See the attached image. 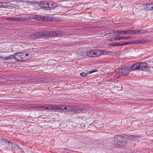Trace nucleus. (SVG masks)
<instances>
[{
  "label": "nucleus",
  "mask_w": 153,
  "mask_h": 153,
  "mask_svg": "<svg viewBox=\"0 0 153 153\" xmlns=\"http://www.w3.org/2000/svg\"><path fill=\"white\" fill-rule=\"evenodd\" d=\"M121 37H119V36H116V37H115L114 38V41H115V40H121Z\"/></svg>",
  "instance_id": "29"
},
{
  "label": "nucleus",
  "mask_w": 153,
  "mask_h": 153,
  "mask_svg": "<svg viewBox=\"0 0 153 153\" xmlns=\"http://www.w3.org/2000/svg\"><path fill=\"white\" fill-rule=\"evenodd\" d=\"M45 37H51L57 35V33L55 31L44 32Z\"/></svg>",
  "instance_id": "7"
},
{
  "label": "nucleus",
  "mask_w": 153,
  "mask_h": 153,
  "mask_svg": "<svg viewBox=\"0 0 153 153\" xmlns=\"http://www.w3.org/2000/svg\"><path fill=\"white\" fill-rule=\"evenodd\" d=\"M145 8L147 10H153V3L146 4Z\"/></svg>",
  "instance_id": "13"
},
{
  "label": "nucleus",
  "mask_w": 153,
  "mask_h": 153,
  "mask_svg": "<svg viewBox=\"0 0 153 153\" xmlns=\"http://www.w3.org/2000/svg\"><path fill=\"white\" fill-rule=\"evenodd\" d=\"M37 19L36 20L39 21H42V16H41L39 15H37Z\"/></svg>",
  "instance_id": "28"
},
{
  "label": "nucleus",
  "mask_w": 153,
  "mask_h": 153,
  "mask_svg": "<svg viewBox=\"0 0 153 153\" xmlns=\"http://www.w3.org/2000/svg\"><path fill=\"white\" fill-rule=\"evenodd\" d=\"M22 1H23L22 0L21 1H17V3L16 4H13L10 3V7H13L15 8L19 7L21 6V5L19 4V2H22Z\"/></svg>",
  "instance_id": "18"
},
{
  "label": "nucleus",
  "mask_w": 153,
  "mask_h": 153,
  "mask_svg": "<svg viewBox=\"0 0 153 153\" xmlns=\"http://www.w3.org/2000/svg\"><path fill=\"white\" fill-rule=\"evenodd\" d=\"M29 54V58H32L34 56V55L33 54Z\"/></svg>",
  "instance_id": "40"
},
{
  "label": "nucleus",
  "mask_w": 153,
  "mask_h": 153,
  "mask_svg": "<svg viewBox=\"0 0 153 153\" xmlns=\"http://www.w3.org/2000/svg\"><path fill=\"white\" fill-rule=\"evenodd\" d=\"M63 106L60 105H57L55 107L56 109L59 110H62L63 108Z\"/></svg>",
  "instance_id": "30"
},
{
  "label": "nucleus",
  "mask_w": 153,
  "mask_h": 153,
  "mask_svg": "<svg viewBox=\"0 0 153 153\" xmlns=\"http://www.w3.org/2000/svg\"><path fill=\"white\" fill-rule=\"evenodd\" d=\"M114 144L116 146L120 147L124 146L127 144L126 139L117 135L114 137Z\"/></svg>",
  "instance_id": "1"
},
{
  "label": "nucleus",
  "mask_w": 153,
  "mask_h": 153,
  "mask_svg": "<svg viewBox=\"0 0 153 153\" xmlns=\"http://www.w3.org/2000/svg\"><path fill=\"white\" fill-rule=\"evenodd\" d=\"M139 30H132V33H134V34H138L139 33Z\"/></svg>",
  "instance_id": "33"
},
{
  "label": "nucleus",
  "mask_w": 153,
  "mask_h": 153,
  "mask_svg": "<svg viewBox=\"0 0 153 153\" xmlns=\"http://www.w3.org/2000/svg\"><path fill=\"white\" fill-rule=\"evenodd\" d=\"M139 62H137L133 64L129 68L131 70V71L132 70H139Z\"/></svg>",
  "instance_id": "9"
},
{
  "label": "nucleus",
  "mask_w": 153,
  "mask_h": 153,
  "mask_svg": "<svg viewBox=\"0 0 153 153\" xmlns=\"http://www.w3.org/2000/svg\"><path fill=\"white\" fill-rule=\"evenodd\" d=\"M120 43H115V44H110L109 45V46H120Z\"/></svg>",
  "instance_id": "27"
},
{
  "label": "nucleus",
  "mask_w": 153,
  "mask_h": 153,
  "mask_svg": "<svg viewBox=\"0 0 153 153\" xmlns=\"http://www.w3.org/2000/svg\"><path fill=\"white\" fill-rule=\"evenodd\" d=\"M114 34L115 35H125L124 34V31H121V30H117L114 31Z\"/></svg>",
  "instance_id": "16"
},
{
  "label": "nucleus",
  "mask_w": 153,
  "mask_h": 153,
  "mask_svg": "<svg viewBox=\"0 0 153 153\" xmlns=\"http://www.w3.org/2000/svg\"><path fill=\"white\" fill-rule=\"evenodd\" d=\"M15 54L13 55H11L8 56H6V59L7 60H12L15 58Z\"/></svg>",
  "instance_id": "20"
},
{
  "label": "nucleus",
  "mask_w": 153,
  "mask_h": 153,
  "mask_svg": "<svg viewBox=\"0 0 153 153\" xmlns=\"http://www.w3.org/2000/svg\"><path fill=\"white\" fill-rule=\"evenodd\" d=\"M139 33L140 34H146L147 33V31L146 30H139Z\"/></svg>",
  "instance_id": "26"
},
{
  "label": "nucleus",
  "mask_w": 153,
  "mask_h": 153,
  "mask_svg": "<svg viewBox=\"0 0 153 153\" xmlns=\"http://www.w3.org/2000/svg\"><path fill=\"white\" fill-rule=\"evenodd\" d=\"M37 15H34L32 16V18L33 19L36 20L37 19Z\"/></svg>",
  "instance_id": "39"
},
{
  "label": "nucleus",
  "mask_w": 153,
  "mask_h": 153,
  "mask_svg": "<svg viewBox=\"0 0 153 153\" xmlns=\"http://www.w3.org/2000/svg\"><path fill=\"white\" fill-rule=\"evenodd\" d=\"M149 41L148 40H142L140 41L139 40V44L140 43H148Z\"/></svg>",
  "instance_id": "25"
},
{
  "label": "nucleus",
  "mask_w": 153,
  "mask_h": 153,
  "mask_svg": "<svg viewBox=\"0 0 153 153\" xmlns=\"http://www.w3.org/2000/svg\"><path fill=\"white\" fill-rule=\"evenodd\" d=\"M53 17H49L47 16H42V21H53Z\"/></svg>",
  "instance_id": "12"
},
{
  "label": "nucleus",
  "mask_w": 153,
  "mask_h": 153,
  "mask_svg": "<svg viewBox=\"0 0 153 153\" xmlns=\"http://www.w3.org/2000/svg\"><path fill=\"white\" fill-rule=\"evenodd\" d=\"M98 51L96 50H91L88 51L86 53V55L89 57H96L100 55L98 53Z\"/></svg>",
  "instance_id": "3"
},
{
  "label": "nucleus",
  "mask_w": 153,
  "mask_h": 153,
  "mask_svg": "<svg viewBox=\"0 0 153 153\" xmlns=\"http://www.w3.org/2000/svg\"><path fill=\"white\" fill-rule=\"evenodd\" d=\"M12 18H11L10 17H8L7 19V20L10 21L12 20Z\"/></svg>",
  "instance_id": "41"
},
{
  "label": "nucleus",
  "mask_w": 153,
  "mask_h": 153,
  "mask_svg": "<svg viewBox=\"0 0 153 153\" xmlns=\"http://www.w3.org/2000/svg\"><path fill=\"white\" fill-rule=\"evenodd\" d=\"M21 55L22 61L27 60L30 59V58H29L28 54H27L25 53L21 52Z\"/></svg>",
  "instance_id": "8"
},
{
  "label": "nucleus",
  "mask_w": 153,
  "mask_h": 153,
  "mask_svg": "<svg viewBox=\"0 0 153 153\" xmlns=\"http://www.w3.org/2000/svg\"><path fill=\"white\" fill-rule=\"evenodd\" d=\"M10 144H12V148L13 149L17 150L19 148V146H18V145L15 143H14L11 142V143H10Z\"/></svg>",
  "instance_id": "19"
},
{
  "label": "nucleus",
  "mask_w": 153,
  "mask_h": 153,
  "mask_svg": "<svg viewBox=\"0 0 153 153\" xmlns=\"http://www.w3.org/2000/svg\"><path fill=\"white\" fill-rule=\"evenodd\" d=\"M43 107L44 109L46 110L50 109L52 108L50 106L47 105H46V106H44Z\"/></svg>",
  "instance_id": "31"
},
{
  "label": "nucleus",
  "mask_w": 153,
  "mask_h": 153,
  "mask_svg": "<svg viewBox=\"0 0 153 153\" xmlns=\"http://www.w3.org/2000/svg\"><path fill=\"white\" fill-rule=\"evenodd\" d=\"M99 52L101 54L104 55H111L113 53V51H108L101 50L99 51Z\"/></svg>",
  "instance_id": "10"
},
{
  "label": "nucleus",
  "mask_w": 153,
  "mask_h": 153,
  "mask_svg": "<svg viewBox=\"0 0 153 153\" xmlns=\"http://www.w3.org/2000/svg\"><path fill=\"white\" fill-rule=\"evenodd\" d=\"M1 143L3 145H5L7 144L8 145H9V143H11V142L10 141H7L5 139H2L1 140Z\"/></svg>",
  "instance_id": "15"
},
{
  "label": "nucleus",
  "mask_w": 153,
  "mask_h": 153,
  "mask_svg": "<svg viewBox=\"0 0 153 153\" xmlns=\"http://www.w3.org/2000/svg\"><path fill=\"white\" fill-rule=\"evenodd\" d=\"M48 4L49 6V7H51V8H49V9H48V10H51L53 8H55L56 7V5L53 4V3L52 2H48Z\"/></svg>",
  "instance_id": "21"
},
{
  "label": "nucleus",
  "mask_w": 153,
  "mask_h": 153,
  "mask_svg": "<svg viewBox=\"0 0 153 153\" xmlns=\"http://www.w3.org/2000/svg\"><path fill=\"white\" fill-rule=\"evenodd\" d=\"M23 2H29V3L30 4H33L34 3H35L34 2H32V1H23Z\"/></svg>",
  "instance_id": "38"
},
{
  "label": "nucleus",
  "mask_w": 153,
  "mask_h": 153,
  "mask_svg": "<svg viewBox=\"0 0 153 153\" xmlns=\"http://www.w3.org/2000/svg\"><path fill=\"white\" fill-rule=\"evenodd\" d=\"M97 71L96 70H94L91 71L90 72H88L87 73H85L84 72L81 73H80V75L83 76H85L86 75H88L89 74H90L93 72H96Z\"/></svg>",
  "instance_id": "14"
},
{
  "label": "nucleus",
  "mask_w": 153,
  "mask_h": 153,
  "mask_svg": "<svg viewBox=\"0 0 153 153\" xmlns=\"http://www.w3.org/2000/svg\"><path fill=\"white\" fill-rule=\"evenodd\" d=\"M15 59L16 60L19 62L22 61L21 53H15Z\"/></svg>",
  "instance_id": "11"
},
{
  "label": "nucleus",
  "mask_w": 153,
  "mask_h": 153,
  "mask_svg": "<svg viewBox=\"0 0 153 153\" xmlns=\"http://www.w3.org/2000/svg\"><path fill=\"white\" fill-rule=\"evenodd\" d=\"M130 71H131V70L129 68H125L120 70L119 71V74L122 76H126L128 75Z\"/></svg>",
  "instance_id": "4"
},
{
  "label": "nucleus",
  "mask_w": 153,
  "mask_h": 153,
  "mask_svg": "<svg viewBox=\"0 0 153 153\" xmlns=\"http://www.w3.org/2000/svg\"><path fill=\"white\" fill-rule=\"evenodd\" d=\"M139 70L144 71L147 70L149 68V67L147 64L146 62H139Z\"/></svg>",
  "instance_id": "6"
},
{
  "label": "nucleus",
  "mask_w": 153,
  "mask_h": 153,
  "mask_svg": "<svg viewBox=\"0 0 153 153\" xmlns=\"http://www.w3.org/2000/svg\"><path fill=\"white\" fill-rule=\"evenodd\" d=\"M44 32L34 33L31 34V37L33 39H38L45 37Z\"/></svg>",
  "instance_id": "2"
},
{
  "label": "nucleus",
  "mask_w": 153,
  "mask_h": 153,
  "mask_svg": "<svg viewBox=\"0 0 153 153\" xmlns=\"http://www.w3.org/2000/svg\"><path fill=\"white\" fill-rule=\"evenodd\" d=\"M129 38V37H127V36H125V37H122V36H121V40H124L126 39L127 38Z\"/></svg>",
  "instance_id": "36"
},
{
  "label": "nucleus",
  "mask_w": 153,
  "mask_h": 153,
  "mask_svg": "<svg viewBox=\"0 0 153 153\" xmlns=\"http://www.w3.org/2000/svg\"><path fill=\"white\" fill-rule=\"evenodd\" d=\"M20 19V18H12V20H13L14 21H17L19 20Z\"/></svg>",
  "instance_id": "35"
},
{
  "label": "nucleus",
  "mask_w": 153,
  "mask_h": 153,
  "mask_svg": "<svg viewBox=\"0 0 153 153\" xmlns=\"http://www.w3.org/2000/svg\"><path fill=\"white\" fill-rule=\"evenodd\" d=\"M0 7H1V2H0Z\"/></svg>",
  "instance_id": "43"
},
{
  "label": "nucleus",
  "mask_w": 153,
  "mask_h": 153,
  "mask_svg": "<svg viewBox=\"0 0 153 153\" xmlns=\"http://www.w3.org/2000/svg\"><path fill=\"white\" fill-rule=\"evenodd\" d=\"M133 137H135V138L136 137V136H135V135H133Z\"/></svg>",
  "instance_id": "44"
},
{
  "label": "nucleus",
  "mask_w": 153,
  "mask_h": 153,
  "mask_svg": "<svg viewBox=\"0 0 153 153\" xmlns=\"http://www.w3.org/2000/svg\"><path fill=\"white\" fill-rule=\"evenodd\" d=\"M40 108H44L43 106H41L39 107Z\"/></svg>",
  "instance_id": "42"
},
{
  "label": "nucleus",
  "mask_w": 153,
  "mask_h": 153,
  "mask_svg": "<svg viewBox=\"0 0 153 153\" xmlns=\"http://www.w3.org/2000/svg\"><path fill=\"white\" fill-rule=\"evenodd\" d=\"M129 44H130V42H125V43H122V44L120 43V46H121V45H127Z\"/></svg>",
  "instance_id": "34"
},
{
  "label": "nucleus",
  "mask_w": 153,
  "mask_h": 153,
  "mask_svg": "<svg viewBox=\"0 0 153 153\" xmlns=\"http://www.w3.org/2000/svg\"><path fill=\"white\" fill-rule=\"evenodd\" d=\"M39 5L41 7L45 10H48L51 7L49 6L48 3L43 1H41L39 3Z\"/></svg>",
  "instance_id": "5"
},
{
  "label": "nucleus",
  "mask_w": 153,
  "mask_h": 153,
  "mask_svg": "<svg viewBox=\"0 0 153 153\" xmlns=\"http://www.w3.org/2000/svg\"><path fill=\"white\" fill-rule=\"evenodd\" d=\"M6 56L4 57H3V56H0V60H2V61H4V60H6Z\"/></svg>",
  "instance_id": "32"
},
{
  "label": "nucleus",
  "mask_w": 153,
  "mask_h": 153,
  "mask_svg": "<svg viewBox=\"0 0 153 153\" xmlns=\"http://www.w3.org/2000/svg\"><path fill=\"white\" fill-rule=\"evenodd\" d=\"M132 33V30H129L126 31H124L125 35L130 34Z\"/></svg>",
  "instance_id": "23"
},
{
  "label": "nucleus",
  "mask_w": 153,
  "mask_h": 153,
  "mask_svg": "<svg viewBox=\"0 0 153 153\" xmlns=\"http://www.w3.org/2000/svg\"><path fill=\"white\" fill-rule=\"evenodd\" d=\"M130 44H139V40H136L132 41L130 42Z\"/></svg>",
  "instance_id": "24"
},
{
  "label": "nucleus",
  "mask_w": 153,
  "mask_h": 153,
  "mask_svg": "<svg viewBox=\"0 0 153 153\" xmlns=\"http://www.w3.org/2000/svg\"><path fill=\"white\" fill-rule=\"evenodd\" d=\"M10 7V3L9 2H1V7Z\"/></svg>",
  "instance_id": "17"
},
{
  "label": "nucleus",
  "mask_w": 153,
  "mask_h": 153,
  "mask_svg": "<svg viewBox=\"0 0 153 153\" xmlns=\"http://www.w3.org/2000/svg\"><path fill=\"white\" fill-rule=\"evenodd\" d=\"M63 106V107L62 110H66L67 111H71L72 110V108L69 107L68 106H67L66 107H64V106Z\"/></svg>",
  "instance_id": "22"
},
{
  "label": "nucleus",
  "mask_w": 153,
  "mask_h": 153,
  "mask_svg": "<svg viewBox=\"0 0 153 153\" xmlns=\"http://www.w3.org/2000/svg\"><path fill=\"white\" fill-rule=\"evenodd\" d=\"M1 80L3 82H5L7 81V80L4 78H3L1 79Z\"/></svg>",
  "instance_id": "37"
}]
</instances>
